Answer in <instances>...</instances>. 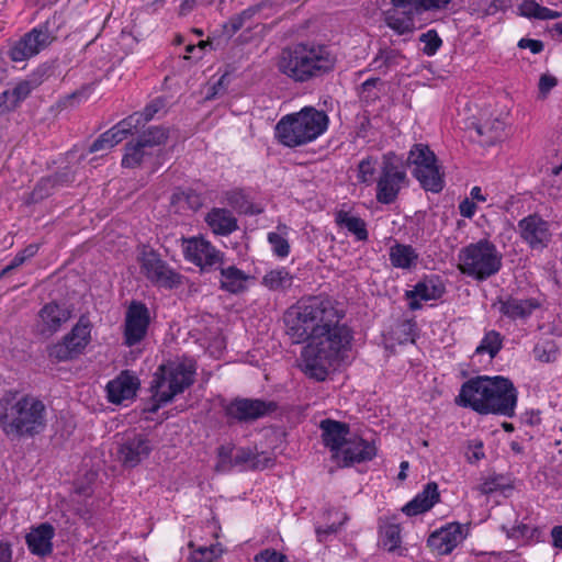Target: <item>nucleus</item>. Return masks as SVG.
<instances>
[{"instance_id": "1", "label": "nucleus", "mask_w": 562, "mask_h": 562, "mask_svg": "<svg viewBox=\"0 0 562 562\" xmlns=\"http://www.w3.org/2000/svg\"><path fill=\"white\" fill-rule=\"evenodd\" d=\"M342 314L328 297L310 296L286 310L285 333L293 344L308 340L303 348L302 370L316 380H326L333 363L350 346L351 331L340 323Z\"/></svg>"}, {"instance_id": "44", "label": "nucleus", "mask_w": 562, "mask_h": 562, "mask_svg": "<svg viewBox=\"0 0 562 562\" xmlns=\"http://www.w3.org/2000/svg\"><path fill=\"white\" fill-rule=\"evenodd\" d=\"M56 188L53 180L48 177L42 178L34 187L33 191L29 194V203H38L48 198L55 192Z\"/></svg>"}, {"instance_id": "15", "label": "nucleus", "mask_w": 562, "mask_h": 562, "mask_svg": "<svg viewBox=\"0 0 562 562\" xmlns=\"http://www.w3.org/2000/svg\"><path fill=\"white\" fill-rule=\"evenodd\" d=\"M183 252L184 258L203 272L217 270L223 265L224 254L203 237L188 239Z\"/></svg>"}, {"instance_id": "24", "label": "nucleus", "mask_w": 562, "mask_h": 562, "mask_svg": "<svg viewBox=\"0 0 562 562\" xmlns=\"http://www.w3.org/2000/svg\"><path fill=\"white\" fill-rule=\"evenodd\" d=\"M376 456V448L372 442L362 438L349 439L339 451V460L344 467L372 460Z\"/></svg>"}, {"instance_id": "20", "label": "nucleus", "mask_w": 562, "mask_h": 562, "mask_svg": "<svg viewBox=\"0 0 562 562\" xmlns=\"http://www.w3.org/2000/svg\"><path fill=\"white\" fill-rule=\"evenodd\" d=\"M72 316V310L66 304L49 302L38 312L37 330L45 337L57 333Z\"/></svg>"}, {"instance_id": "60", "label": "nucleus", "mask_w": 562, "mask_h": 562, "mask_svg": "<svg viewBox=\"0 0 562 562\" xmlns=\"http://www.w3.org/2000/svg\"><path fill=\"white\" fill-rule=\"evenodd\" d=\"M254 451L249 448H239L234 454L235 467L248 465L250 468L254 458Z\"/></svg>"}, {"instance_id": "58", "label": "nucleus", "mask_w": 562, "mask_h": 562, "mask_svg": "<svg viewBox=\"0 0 562 562\" xmlns=\"http://www.w3.org/2000/svg\"><path fill=\"white\" fill-rule=\"evenodd\" d=\"M255 562H286V557L276 550H263L255 557Z\"/></svg>"}, {"instance_id": "17", "label": "nucleus", "mask_w": 562, "mask_h": 562, "mask_svg": "<svg viewBox=\"0 0 562 562\" xmlns=\"http://www.w3.org/2000/svg\"><path fill=\"white\" fill-rule=\"evenodd\" d=\"M492 376L479 375L464 382L457 397V403L482 414L480 405L485 404L491 387Z\"/></svg>"}, {"instance_id": "27", "label": "nucleus", "mask_w": 562, "mask_h": 562, "mask_svg": "<svg viewBox=\"0 0 562 562\" xmlns=\"http://www.w3.org/2000/svg\"><path fill=\"white\" fill-rule=\"evenodd\" d=\"M151 446L149 440L142 435L126 439L119 450L123 463L127 467L137 465L143 459L149 456Z\"/></svg>"}, {"instance_id": "2", "label": "nucleus", "mask_w": 562, "mask_h": 562, "mask_svg": "<svg viewBox=\"0 0 562 562\" xmlns=\"http://www.w3.org/2000/svg\"><path fill=\"white\" fill-rule=\"evenodd\" d=\"M47 427V407L37 396L8 391L0 397V429L11 441L34 438Z\"/></svg>"}, {"instance_id": "47", "label": "nucleus", "mask_w": 562, "mask_h": 562, "mask_svg": "<svg viewBox=\"0 0 562 562\" xmlns=\"http://www.w3.org/2000/svg\"><path fill=\"white\" fill-rule=\"evenodd\" d=\"M380 82H381L380 78H375V77L369 78L364 82H362L360 85V87L358 88L359 99L367 104L374 102L379 98V93L375 90V88H376V85Z\"/></svg>"}, {"instance_id": "7", "label": "nucleus", "mask_w": 562, "mask_h": 562, "mask_svg": "<svg viewBox=\"0 0 562 562\" xmlns=\"http://www.w3.org/2000/svg\"><path fill=\"white\" fill-rule=\"evenodd\" d=\"M406 166L412 168V175L426 191L438 193L443 189V175L440 172L436 155L427 145H413L407 155Z\"/></svg>"}, {"instance_id": "40", "label": "nucleus", "mask_w": 562, "mask_h": 562, "mask_svg": "<svg viewBox=\"0 0 562 562\" xmlns=\"http://www.w3.org/2000/svg\"><path fill=\"white\" fill-rule=\"evenodd\" d=\"M278 232L268 233V241L272 247V251L276 256L284 258L290 254V245L286 239L289 227L285 224H279L277 227Z\"/></svg>"}, {"instance_id": "31", "label": "nucleus", "mask_w": 562, "mask_h": 562, "mask_svg": "<svg viewBox=\"0 0 562 562\" xmlns=\"http://www.w3.org/2000/svg\"><path fill=\"white\" fill-rule=\"evenodd\" d=\"M155 157L157 155L136 138L125 144L121 164L124 168H137L143 164L151 162Z\"/></svg>"}, {"instance_id": "59", "label": "nucleus", "mask_w": 562, "mask_h": 562, "mask_svg": "<svg viewBox=\"0 0 562 562\" xmlns=\"http://www.w3.org/2000/svg\"><path fill=\"white\" fill-rule=\"evenodd\" d=\"M110 134L104 132L101 134L90 146L89 153H98L109 150L114 147L112 140L110 139Z\"/></svg>"}, {"instance_id": "41", "label": "nucleus", "mask_w": 562, "mask_h": 562, "mask_svg": "<svg viewBox=\"0 0 562 562\" xmlns=\"http://www.w3.org/2000/svg\"><path fill=\"white\" fill-rule=\"evenodd\" d=\"M474 128H475L477 136L482 137V139H480V142L484 146L494 145L503 136V123L499 121H495L492 124H490V123L477 124L474 126Z\"/></svg>"}, {"instance_id": "6", "label": "nucleus", "mask_w": 562, "mask_h": 562, "mask_svg": "<svg viewBox=\"0 0 562 562\" xmlns=\"http://www.w3.org/2000/svg\"><path fill=\"white\" fill-rule=\"evenodd\" d=\"M502 259V254L492 241L480 239L459 251L458 268L461 273L483 281L501 270Z\"/></svg>"}, {"instance_id": "46", "label": "nucleus", "mask_w": 562, "mask_h": 562, "mask_svg": "<svg viewBox=\"0 0 562 562\" xmlns=\"http://www.w3.org/2000/svg\"><path fill=\"white\" fill-rule=\"evenodd\" d=\"M234 467L233 447L231 445L218 447L215 470L224 473L231 471Z\"/></svg>"}, {"instance_id": "22", "label": "nucleus", "mask_w": 562, "mask_h": 562, "mask_svg": "<svg viewBox=\"0 0 562 562\" xmlns=\"http://www.w3.org/2000/svg\"><path fill=\"white\" fill-rule=\"evenodd\" d=\"M322 440L325 447L329 448L335 458H339V451L348 442L347 435L350 431L349 425L330 418L319 423Z\"/></svg>"}, {"instance_id": "35", "label": "nucleus", "mask_w": 562, "mask_h": 562, "mask_svg": "<svg viewBox=\"0 0 562 562\" xmlns=\"http://www.w3.org/2000/svg\"><path fill=\"white\" fill-rule=\"evenodd\" d=\"M502 530L508 538L522 541L524 543L539 542L543 536V531L540 528L522 522L510 528L503 525Z\"/></svg>"}, {"instance_id": "4", "label": "nucleus", "mask_w": 562, "mask_h": 562, "mask_svg": "<svg viewBox=\"0 0 562 562\" xmlns=\"http://www.w3.org/2000/svg\"><path fill=\"white\" fill-rule=\"evenodd\" d=\"M324 111L305 106L301 111L283 116L276 125V137L288 147H297L315 140L328 126Z\"/></svg>"}, {"instance_id": "56", "label": "nucleus", "mask_w": 562, "mask_h": 562, "mask_svg": "<svg viewBox=\"0 0 562 562\" xmlns=\"http://www.w3.org/2000/svg\"><path fill=\"white\" fill-rule=\"evenodd\" d=\"M116 125L121 127L122 130H126V134H132L134 131H137L139 126H143L142 124V115L133 113L130 116L123 119L120 121Z\"/></svg>"}, {"instance_id": "42", "label": "nucleus", "mask_w": 562, "mask_h": 562, "mask_svg": "<svg viewBox=\"0 0 562 562\" xmlns=\"http://www.w3.org/2000/svg\"><path fill=\"white\" fill-rule=\"evenodd\" d=\"M503 347V336L496 330L487 331L480 345L475 349V353H487L491 359L496 357Z\"/></svg>"}, {"instance_id": "32", "label": "nucleus", "mask_w": 562, "mask_h": 562, "mask_svg": "<svg viewBox=\"0 0 562 562\" xmlns=\"http://www.w3.org/2000/svg\"><path fill=\"white\" fill-rule=\"evenodd\" d=\"M390 262L394 268L411 270L417 266L419 255L411 245L395 243L389 252Z\"/></svg>"}, {"instance_id": "34", "label": "nucleus", "mask_w": 562, "mask_h": 562, "mask_svg": "<svg viewBox=\"0 0 562 562\" xmlns=\"http://www.w3.org/2000/svg\"><path fill=\"white\" fill-rule=\"evenodd\" d=\"M336 224L341 227H346L348 232L356 236L357 240L364 241L369 237L367 224L359 216H353L348 212L339 211L336 214Z\"/></svg>"}, {"instance_id": "50", "label": "nucleus", "mask_w": 562, "mask_h": 562, "mask_svg": "<svg viewBox=\"0 0 562 562\" xmlns=\"http://www.w3.org/2000/svg\"><path fill=\"white\" fill-rule=\"evenodd\" d=\"M255 9L249 8L244 10L241 13L232 16L224 25L226 33L232 35L238 32L245 25V22L255 14Z\"/></svg>"}, {"instance_id": "38", "label": "nucleus", "mask_w": 562, "mask_h": 562, "mask_svg": "<svg viewBox=\"0 0 562 562\" xmlns=\"http://www.w3.org/2000/svg\"><path fill=\"white\" fill-rule=\"evenodd\" d=\"M167 138L168 130L162 126H150L137 137L145 144V147L151 149L157 156L161 153L160 146L166 143Z\"/></svg>"}, {"instance_id": "18", "label": "nucleus", "mask_w": 562, "mask_h": 562, "mask_svg": "<svg viewBox=\"0 0 562 562\" xmlns=\"http://www.w3.org/2000/svg\"><path fill=\"white\" fill-rule=\"evenodd\" d=\"M520 237L532 248L543 249L551 240L549 223L538 214H530L518 222Z\"/></svg>"}, {"instance_id": "55", "label": "nucleus", "mask_w": 562, "mask_h": 562, "mask_svg": "<svg viewBox=\"0 0 562 562\" xmlns=\"http://www.w3.org/2000/svg\"><path fill=\"white\" fill-rule=\"evenodd\" d=\"M416 324L412 321H404L400 325V342H415Z\"/></svg>"}, {"instance_id": "48", "label": "nucleus", "mask_w": 562, "mask_h": 562, "mask_svg": "<svg viewBox=\"0 0 562 562\" xmlns=\"http://www.w3.org/2000/svg\"><path fill=\"white\" fill-rule=\"evenodd\" d=\"M221 555V550L215 546L200 547L191 552L188 562H214Z\"/></svg>"}, {"instance_id": "11", "label": "nucleus", "mask_w": 562, "mask_h": 562, "mask_svg": "<svg viewBox=\"0 0 562 562\" xmlns=\"http://www.w3.org/2000/svg\"><path fill=\"white\" fill-rule=\"evenodd\" d=\"M518 401L514 383L502 375L492 376L491 387L485 404L480 405L483 415L495 414L513 417Z\"/></svg>"}, {"instance_id": "49", "label": "nucleus", "mask_w": 562, "mask_h": 562, "mask_svg": "<svg viewBox=\"0 0 562 562\" xmlns=\"http://www.w3.org/2000/svg\"><path fill=\"white\" fill-rule=\"evenodd\" d=\"M419 41L425 44L423 52L427 56L435 55L442 45V41L435 30H429L422 34Z\"/></svg>"}, {"instance_id": "14", "label": "nucleus", "mask_w": 562, "mask_h": 562, "mask_svg": "<svg viewBox=\"0 0 562 562\" xmlns=\"http://www.w3.org/2000/svg\"><path fill=\"white\" fill-rule=\"evenodd\" d=\"M140 269L145 277L156 286L173 289L181 284V274L161 259L154 250L144 251Z\"/></svg>"}, {"instance_id": "57", "label": "nucleus", "mask_w": 562, "mask_h": 562, "mask_svg": "<svg viewBox=\"0 0 562 562\" xmlns=\"http://www.w3.org/2000/svg\"><path fill=\"white\" fill-rule=\"evenodd\" d=\"M558 85L555 77L551 75H542L539 79L538 89L539 98L546 99L548 93Z\"/></svg>"}, {"instance_id": "62", "label": "nucleus", "mask_w": 562, "mask_h": 562, "mask_svg": "<svg viewBox=\"0 0 562 562\" xmlns=\"http://www.w3.org/2000/svg\"><path fill=\"white\" fill-rule=\"evenodd\" d=\"M161 106V102L153 101L142 112H136V114L142 115V124L144 125L146 122L150 121L155 114L160 111Z\"/></svg>"}, {"instance_id": "61", "label": "nucleus", "mask_w": 562, "mask_h": 562, "mask_svg": "<svg viewBox=\"0 0 562 562\" xmlns=\"http://www.w3.org/2000/svg\"><path fill=\"white\" fill-rule=\"evenodd\" d=\"M254 458L250 465L251 470H265L273 464V459L263 452H255Z\"/></svg>"}, {"instance_id": "26", "label": "nucleus", "mask_w": 562, "mask_h": 562, "mask_svg": "<svg viewBox=\"0 0 562 562\" xmlns=\"http://www.w3.org/2000/svg\"><path fill=\"white\" fill-rule=\"evenodd\" d=\"M54 536V527L48 522H43L31 529L25 537V541L31 553L38 557H45L50 554L53 551L52 540Z\"/></svg>"}, {"instance_id": "43", "label": "nucleus", "mask_w": 562, "mask_h": 562, "mask_svg": "<svg viewBox=\"0 0 562 562\" xmlns=\"http://www.w3.org/2000/svg\"><path fill=\"white\" fill-rule=\"evenodd\" d=\"M376 172V159L368 156L360 160L358 164V181L360 183H363L366 186L372 184L374 181L376 182L375 178Z\"/></svg>"}, {"instance_id": "37", "label": "nucleus", "mask_w": 562, "mask_h": 562, "mask_svg": "<svg viewBox=\"0 0 562 562\" xmlns=\"http://www.w3.org/2000/svg\"><path fill=\"white\" fill-rule=\"evenodd\" d=\"M380 539L384 549L394 552L402 542L400 525L394 521L382 522L380 525Z\"/></svg>"}, {"instance_id": "63", "label": "nucleus", "mask_w": 562, "mask_h": 562, "mask_svg": "<svg viewBox=\"0 0 562 562\" xmlns=\"http://www.w3.org/2000/svg\"><path fill=\"white\" fill-rule=\"evenodd\" d=\"M518 47L528 48L532 54H539L543 50V43L539 40L521 38L518 42Z\"/></svg>"}, {"instance_id": "54", "label": "nucleus", "mask_w": 562, "mask_h": 562, "mask_svg": "<svg viewBox=\"0 0 562 562\" xmlns=\"http://www.w3.org/2000/svg\"><path fill=\"white\" fill-rule=\"evenodd\" d=\"M541 5L535 0H525L519 5L520 15L528 19H539Z\"/></svg>"}, {"instance_id": "39", "label": "nucleus", "mask_w": 562, "mask_h": 562, "mask_svg": "<svg viewBox=\"0 0 562 562\" xmlns=\"http://www.w3.org/2000/svg\"><path fill=\"white\" fill-rule=\"evenodd\" d=\"M292 276L285 268L267 272L262 278V284L269 290H285L292 285Z\"/></svg>"}, {"instance_id": "45", "label": "nucleus", "mask_w": 562, "mask_h": 562, "mask_svg": "<svg viewBox=\"0 0 562 562\" xmlns=\"http://www.w3.org/2000/svg\"><path fill=\"white\" fill-rule=\"evenodd\" d=\"M535 358L544 363L553 362L558 357V348L552 340L539 342L533 348Z\"/></svg>"}, {"instance_id": "21", "label": "nucleus", "mask_w": 562, "mask_h": 562, "mask_svg": "<svg viewBox=\"0 0 562 562\" xmlns=\"http://www.w3.org/2000/svg\"><path fill=\"white\" fill-rule=\"evenodd\" d=\"M464 538L463 526L451 522L434 531L428 538V546L438 554H449Z\"/></svg>"}, {"instance_id": "13", "label": "nucleus", "mask_w": 562, "mask_h": 562, "mask_svg": "<svg viewBox=\"0 0 562 562\" xmlns=\"http://www.w3.org/2000/svg\"><path fill=\"white\" fill-rule=\"evenodd\" d=\"M277 409V404L272 401L260 398L236 397L224 406L225 416L229 424L250 423L267 416Z\"/></svg>"}, {"instance_id": "3", "label": "nucleus", "mask_w": 562, "mask_h": 562, "mask_svg": "<svg viewBox=\"0 0 562 562\" xmlns=\"http://www.w3.org/2000/svg\"><path fill=\"white\" fill-rule=\"evenodd\" d=\"M336 64L337 55L329 45L305 41L282 49L278 69L293 81L303 83L330 74Z\"/></svg>"}, {"instance_id": "16", "label": "nucleus", "mask_w": 562, "mask_h": 562, "mask_svg": "<svg viewBox=\"0 0 562 562\" xmlns=\"http://www.w3.org/2000/svg\"><path fill=\"white\" fill-rule=\"evenodd\" d=\"M150 324L148 307L137 301H133L125 313L124 321V344L133 347L139 344L147 335Z\"/></svg>"}, {"instance_id": "10", "label": "nucleus", "mask_w": 562, "mask_h": 562, "mask_svg": "<svg viewBox=\"0 0 562 562\" xmlns=\"http://www.w3.org/2000/svg\"><path fill=\"white\" fill-rule=\"evenodd\" d=\"M91 323L81 316L64 338L47 348L48 357L57 362L71 360L83 352L91 339Z\"/></svg>"}, {"instance_id": "52", "label": "nucleus", "mask_w": 562, "mask_h": 562, "mask_svg": "<svg viewBox=\"0 0 562 562\" xmlns=\"http://www.w3.org/2000/svg\"><path fill=\"white\" fill-rule=\"evenodd\" d=\"M56 189L68 186L75 181L74 171L66 167L49 176Z\"/></svg>"}, {"instance_id": "9", "label": "nucleus", "mask_w": 562, "mask_h": 562, "mask_svg": "<svg viewBox=\"0 0 562 562\" xmlns=\"http://www.w3.org/2000/svg\"><path fill=\"white\" fill-rule=\"evenodd\" d=\"M56 21L53 16L14 41L7 52L11 60L24 61L47 48L56 40Z\"/></svg>"}, {"instance_id": "36", "label": "nucleus", "mask_w": 562, "mask_h": 562, "mask_svg": "<svg viewBox=\"0 0 562 562\" xmlns=\"http://www.w3.org/2000/svg\"><path fill=\"white\" fill-rule=\"evenodd\" d=\"M404 59V56L396 49H381L373 58L370 66L373 70L386 74L390 69L398 66Z\"/></svg>"}, {"instance_id": "64", "label": "nucleus", "mask_w": 562, "mask_h": 562, "mask_svg": "<svg viewBox=\"0 0 562 562\" xmlns=\"http://www.w3.org/2000/svg\"><path fill=\"white\" fill-rule=\"evenodd\" d=\"M475 211H476V204L468 198H465L459 204V212L463 217H467V218L473 217V215L475 214Z\"/></svg>"}, {"instance_id": "28", "label": "nucleus", "mask_w": 562, "mask_h": 562, "mask_svg": "<svg viewBox=\"0 0 562 562\" xmlns=\"http://www.w3.org/2000/svg\"><path fill=\"white\" fill-rule=\"evenodd\" d=\"M440 499L438 485L435 482L427 483L412 501L403 506L402 512L407 516H416L431 509Z\"/></svg>"}, {"instance_id": "19", "label": "nucleus", "mask_w": 562, "mask_h": 562, "mask_svg": "<svg viewBox=\"0 0 562 562\" xmlns=\"http://www.w3.org/2000/svg\"><path fill=\"white\" fill-rule=\"evenodd\" d=\"M446 292V286L439 276L430 274L419 280L412 290L405 292L412 311L422 308V301L439 300Z\"/></svg>"}, {"instance_id": "12", "label": "nucleus", "mask_w": 562, "mask_h": 562, "mask_svg": "<svg viewBox=\"0 0 562 562\" xmlns=\"http://www.w3.org/2000/svg\"><path fill=\"white\" fill-rule=\"evenodd\" d=\"M49 66L42 65L0 94V113L15 110L49 76Z\"/></svg>"}, {"instance_id": "8", "label": "nucleus", "mask_w": 562, "mask_h": 562, "mask_svg": "<svg viewBox=\"0 0 562 562\" xmlns=\"http://www.w3.org/2000/svg\"><path fill=\"white\" fill-rule=\"evenodd\" d=\"M407 184L408 179L402 158L393 151L384 154L380 175L376 178V201L381 204L394 203L402 188Z\"/></svg>"}, {"instance_id": "30", "label": "nucleus", "mask_w": 562, "mask_h": 562, "mask_svg": "<svg viewBox=\"0 0 562 562\" xmlns=\"http://www.w3.org/2000/svg\"><path fill=\"white\" fill-rule=\"evenodd\" d=\"M221 271L220 286L223 291L231 294H240L248 290V282L252 279L243 270L235 266L218 268Z\"/></svg>"}, {"instance_id": "33", "label": "nucleus", "mask_w": 562, "mask_h": 562, "mask_svg": "<svg viewBox=\"0 0 562 562\" xmlns=\"http://www.w3.org/2000/svg\"><path fill=\"white\" fill-rule=\"evenodd\" d=\"M324 519L327 522L324 526L316 527V536L319 542H325L330 536L336 535L339 528L348 520V516L346 513L333 508L324 514Z\"/></svg>"}, {"instance_id": "53", "label": "nucleus", "mask_w": 562, "mask_h": 562, "mask_svg": "<svg viewBox=\"0 0 562 562\" xmlns=\"http://www.w3.org/2000/svg\"><path fill=\"white\" fill-rule=\"evenodd\" d=\"M387 25L398 34H406L413 31V22L411 19L387 18Z\"/></svg>"}, {"instance_id": "5", "label": "nucleus", "mask_w": 562, "mask_h": 562, "mask_svg": "<svg viewBox=\"0 0 562 562\" xmlns=\"http://www.w3.org/2000/svg\"><path fill=\"white\" fill-rule=\"evenodd\" d=\"M193 364L172 363L160 366L150 383L151 401L145 412L154 414L160 406L171 402L194 382Z\"/></svg>"}, {"instance_id": "23", "label": "nucleus", "mask_w": 562, "mask_h": 562, "mask_svg": "<svg viewBox=\"0 0 562 562\" xmlns=\"http://www.w3.org/2000/svg\"><path fill=\"white\" fill-rule=\"evenodd\" d=\"M139 380L130 371H123L106 385L108 400L114 404H121L136 395Z\"/></svg>"}, {"instance_id": "29", "label": "nucleus", "mask_w": 562, "mask_h": 562, "mask_svg": "<svg viewBox=\"0 0 562 562\" xmlns=\"http://www.w3.org/2000/svg\"><path fill=\"white\" fill-rule=\"evenodd\" d=\"M205 222L215 235L228 236L238 229L237 218L224 207H213L205 215Z\"/></svg>"}, {"instance_id": "25", "label": "nucleus", "mask_w": 562, "mask_h": 562, "mask_svg": "<svg viewBox=\"0 0 562 562\" xmlns=\"http://www.w3.org/2000/svg\"><path fill=\"white\" fill-rule=\"evenodd\" d=\"M499 313L512 321H525L540 307L537 299H520L508 296L498 300Z\"/></svg>"}, {"instance_id": "51", "label": "nucleus", "mask_w": 562, "mask_h": 562, "mask_svg": "<svg viewBox=\"0 0 562 562\" xmlns=\"http://www.w3.org/2000/svg\"><path fill=\"white\" fill-rule=\"evenodd\" d=\"M228 205L240 213H249L250 203L241 191L234 190L226 193Z\"/></svg>"}]
</instances>
